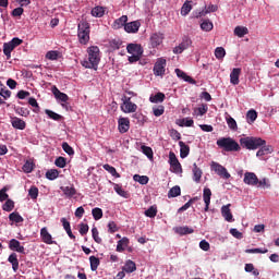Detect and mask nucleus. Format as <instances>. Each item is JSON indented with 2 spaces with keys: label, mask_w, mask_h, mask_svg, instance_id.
Masks as SVG:
<instances>
[{
  "label": "nucleus",
  "mask_w": 279,
  "mask_h": 279,
  "mask_svg": "<svg viewBox=\"0 0 279 279\" xmlns=\"http://www.w3.org/2000/svg\"><path fill=\"white\" fill-rule=\"evenodd\" d=\"M40 236L43 239V242L48 244V245H53L57 244L56 241L52 240V235L49 233V231L47 230V227H44L40 230Z\"/></svg>",
  "instance_id": "obj_11"
},
{
  "label": "nucleus",
  "mask_w": 279,
  "mask_h": 279,
  "mask_svg": "<svg viewBox=\"0 0 279 279\" xmlns=\"http://www.w3.org/2000/svg\"><path fill=\"white\" fill-rule=\"evenodd\" d=\"M28 194L29 196L33 198V199H36L38 197V194H39V190L38 187L36 186H32L28 191Z\"/></svg>",
  "instance_id": "obj_62"
},
{
  "label": "nucleus",
  "mask_w": 279,
  "mask_h": 279,
  "mask_svg": "<svg viewBox=\"0 0 279 279\" xmlns=\"http://www.w3.org/2000/svg\"><path fill=\"white\" fill-rule=\"evenodd\" d=\"M179 147H181V158H186L190 154V146L185 145L183 141H179Z\"/></svg>",
  "instance_id": "obj_35"
},
{
  "label": "nucleus",
  "mask_w": 279,
  "mask_h": 279,
  "mask_svg": "<svg viewBox=\"0 0 279 279\" xmlns=\"http://www.w3.org/2000/svg\"><path fill=\"white\" fill-rule=\"evenodd\" d=\"M61 191H63L64 196L68 198H72L77 193L74 186H61Z\"/></svg>",
  "instance_id": "obj_26"
},
{
  "label": "nucleus",
  "mask_w": 279,
  "mask_h": 279,
  "mask_svg": "<svg viewBox=\"0 0 279 279\" xmlns=\"http://www.w3.org/2000/svg\"><path fill=\"white\" fill-rule=\"evenodd\" d=\"M128 15H122L119 19H116L113 22V28L114 29H120L121 27H125L128 24Z\"/></svg>",
  "instance_id": "obj_22"
},
{
  "label": "nucleus",
  "mask_w": 279,
  "mask_h": 279,
  "mask_svg": "<svg viewBox=\"0 0 279 279\" xmlns=\"http://www.w3.org/2000/svg\"><path fill=\"white\" fill-rule=\"evenodd\" d=\"M201 29L205 32H211L214 29V24L213 22H209V20H205L201 24Z\"/></svg>",
  "instance_id": "obj_44"
},
{
  "label": "nucleus",
  "mask_w": 279,
  "mask_h": 279,
  "mask_svg": "<svg viewBox=\"0 0 279 279\" xmlns=\"http://www.w3.org/2000/svg\"><path fill=\"white\" fill-rule=\"evenodd\" d=\"M77 38L80 44L87 45L90 40V24L81 20L77 24Z\"/></svg>",
  "instance_id": "obj_4"
},
{
  "label": "nucleus",
  "mask_w": 279,
  "mask_h": 279,
  "mask_svg": "<svg viewBox=\"0 0 279 279\" xmlns=\"http://www.w3.org/2000/svg\"><path fill=\"white\" fill-rule=\"evenodd\" d=\"M233 33L239 38H243L245 35L248 34V28H246V26H235Z\"/></svg>",
  "instance_id": "obj_29"
},
{
  "label": "nucleus",
  "mask_w": 279,
  "mask_h": 279,
  "mask_svg": "<svg viewBox=\"0 0 279 279\" xmlns=\"http://www.w3.org/2000/svg\"><path fill=\"white\" fill-rule=\"evenodd\" d=\"M78 232L82 236L86 235L89 232V226L87 223H80Z\"/></svg>",
  "instance_id": "obj_56"
},
{
  "label": "nucleus",
  "mask_w": 279,
  "mask_h": 279,
  "mask_svg": "<svg viewBox=\"0 0 279 279\" xmlns=\"http://www.w3.org/2000/svg\"><path fill=\"white\" fill-rule=\"evenodd\" d=\"M191 3H192V1L186 0V1L183 3V7H181V14H182L183 16H186V15L192 11L193 7H192Z\"/></svg>",
  "instance_id": "obj_36"
},
{
  "label": "nucleus",
  "mask_w": 279,
  "mask_h": 279,
  "mask_svg": "<svg viewBox=\"0 0 279 279\" xmlns=\"http://www.w3.org/2000/svg\"><path fill=\"white\" fill-rule=\"evenodd\" d=\"M243 182L247 185H257L258 183V178L256 177L255 173L253 172H246L244 174V179H243Z\"/></svg>",
  "instance_id": "obj_15"
},
{
  "label": "nucleus",
  "mask_w": 279,
  "mask_h": 279,
  "mask_svg": "<svg viewBox=\"0 0 279 279\" xmlns=\"http://www.w3.org/2000/svg\"><path fill=\"white\" fill-rule=\"evenodd\" d=\"M92 238L95 241V243L102 244V238H100L97 227L92 228Z\"/></svg>",
  "instance_id": "obj_38"
},
{
  "label": "nucleus",
  "mask_w": 279,
  "mask_h": 279,
  "mask_svg": "<svg viewBox=\"0 0 279 279\" xmlns=\"http://www.w3.org/2000/svg\"><path fill=\"white\" fill-rule=\"evenodd\" d=\"M60 57V53L59 51H49L47 54H46V58L49 59V60H58Z\"/></svg>",
  "instance_id": "obj_61"
},
{
  "label": "nucleus",
  "mask_w": 279,
  "mask_h": 279,
  "mask_svg": "<svg viewBox=\"0 0 279 279\" xmlns=\"http://www.w3.org/2000/svg\"><path fill=\"white\" fill-rule=\"evenodd\" d=\"M113 190L122 197H128V193L123 190V187H121V185L119 184H114L113 185Z\"/></svg>",
  "instance_id": "obj_58"
},
{
  "label": "nucleus",
  "mask_w": 279,
  "mask_h": 279,
  "mask_svg": "<svg viewBox=\"0 0 279 279\" xmlns=\"http://www.w3.org/2000/svg\"><path fill=\"white\" fill-rule=\"evenodd\" d=\"M87 53H88V59L81 62L82 66L97 71L98 65L101 61L99 47L97 46L89 47L87 49Z\"/></svg>",
  "instance_id": "obj_2"
},
{
  "label": "nucleus",
  "mask_w": 279,
  "mask_h": 279,
  "mask_svg": "<svg viewBox=\"0 0 279 279\" xmlns=\"http://www.w3.org/2000/svg\"><path fill=\"white\" fill-rule=\"evenodd\" d=\"M60 172L57 169H51L46 173L47 179L53 181L58 179Z\"/></svg>",
  "instance_id": "obj_53"
},
{
  "label": "nucleus",
  "mask_w": 279,
  "mask_h": 279,
  "mask_svg": "<svg viewBox=\"0 0 279 279\" xmlns=\"http://www.w3.org/2000/svg\"><path fill=\"white\" fill-rule=\"evenodd\" d=\"M177 233H178L179 235L193 234V233H194V229H193V228H190V227H187V226L179 227V228H177Z\"/></svg>",
  "instance_id": "obj_33"
},
{
  "label": "nucleus",
  "mask_w": 279,
  "mask_h": 279,
  "mask_svg": "<svg viewBox=\"0 0 279 279\" xmlns=\"http://www.w3.org/2000/svg\"><path fill=\"white\" fill-rule=\"evenodd\" d=\"M133 180H134L135 182H138V183L142 184V185H146V184L148 183V181H149V178L146 177V175H138V174H135V175L133 177Z\"/></svg>",
  "instance_id": "obj_45"
},
{
  "label": "nucleus",
  "mask_w": 279,
  "mask_h": 279,
  "mask_svg": "<svg viewBox=\"0 0 279 279\" xmlns=\"http://www.w3.org/2000/svg\"><path fill=\"white\" fill-rule=\"evenodd\" d=\"M241 76V68H234L230 73V83L233 86H239V77Z\"/></svg>",
  "instance_id": "obj_18"
},
{
  "label": "nucleus",
  "mask_w": 279,
  "mask_h": 279,
  "mask_svg": "<svg viewBox=\"0 0 279 279\" xmlns=\"http://www.w3.org/2000/svg\"><path fill=\"white\" fill-rule=\"evenodd\" d=\"M167 60L159 58L154 66V73L156 76H162L166 73Z\"/></svg>",
  "instance_id": "obj_5"
},
{
  "label": "nucleus",
  "mask_w": 279,
  "mask_h": 279,
  "mask_svg": "<svg viewBox=\"0 0 279 279\" xmlns=\"http://www.w3.org/2000/svg\"><path fill=\"white\" fill-rule=\"evenodd\" d=\"M0 96L7 100L11 97V92L9 89H7V87L3 85V83H1L0 81Z\"/></svg>",
  "instance_id": "obj_40"
},
{
  "label": "nucleus",
  "mask_w": 279,
  "mask_h": 279,
  "mask_svg": "<svg viewBox=\"0 0 279 279\" xmlns=\"http://www.w3.org/2000/svg\"><path fill=\"white\" fill-rule=\"evenodd\" d=\"M230 234L238 240H242V238H243V233L241 231H239L236 228H231Z\"/></svg>",
  "instance_id": "obj_59"
},
{
  "label": "nucleus",
  "mask_w": 279,
  "mask_h": 279,
  "mask_svg": "<svg viewBox=\"0 0 279 279\" xmlns=\"http://www.w3.org/2000/svg\"><path fill=\"white\" fill-rule=\"evenodd\" d=\"M29 113L31 112L27 108H24V107L16 108V114H19L21 117L27 118L29 116Z\"/></svg>",
  "instance_id": "obj_57"
},
{
  "label": "nucleus",
  "mask_w": 279,
  "mask_h": 279,
  "mask_svg": "<svg viewBox=\"0 0 279 279\" xmlns=\"http://www.w3.org/2000/svg\"><path fill=\"white\" fill-rule=\"evenodd\" d=\"M46 114L51 119V120H54V121H60L62 119V116L50 110V109H46Z\"/></svg>",
  "instance_id": "obj_49"
},
{
  "label": "nucleus",
  "mask_w": 279,
  "mask_h": 279,
  "mask_svg": "<svg viewBox=\"0 0 279 279\" xmlns=\"http://www.w3.org/2000/svg\"><path fill=\"white\" fill-rule=\"evenodd\" d=\"M166 99V96L163 93L159 92L154 96H150L149 101L151 104H161Z\"/></svg>",
  "instance_id": "obj_30"
},
{
  "label": "nucleus",
  "mask_w": 279,
  "mask_h": 279,
  "mask_svg": "<svg viewBox=\"0 0 279 279\" xmlns=\"http://www.w3.org/2000/svg\"><path fill=\"white\" fill-rule=\"evenodd\" d=\"M246 119L248 124H253L255 120L257 119V112L254 109H251L246 113Z\"/></svg>",
  "instance_id": "obj_39"
},
{
  "label": "nucleus",
  "mask_w": 279,
  "mask_h": 279,
  "mask_svg": "<svg viewBox=\"0 0 279 279\" xmlns=\"http://www.w3.org/2000/svg\"><path fill=\"white\" fill-rule=\"evenodd\" d=\"M174 73H177V76L183 78L189 84H196V81L194 78H192L191 76H189L184 71H182L180 69H174Z\"/></svg>",
  "instance_id": "obj_20"
},
{
  "label": "nucleus",
  "mask_w": 279,
  "mask_h": 279,
  "mask_svg": "<svg viewBox=\"0 0 279 279\" xmlns=\"http://www.w3.org/2000/svg\"><path fill=\"white\" fill-rule=\"evenodd\" d=\"M28 105L34 108L35 113H39L40 107L35 98H29Z\"/></svg>",
  "instance_id": "obj_55"
},
{
  "label": "nucleus",
  "mask_w": 279,
  "mask_h": 279,
  "mask_svg": "<svg viewBox=\"0 0 279 279\" xmlns=\"http://www.w3.org/2000/svg\"><path fill=\"white\" fill-rule=\"evenodd\" d=\"M13 208H14V202L12 199H7V202L2 206V209L5 210V213H11Z\"/></svg>",
  "instance_id": "obj_54"
},
{
  "label": "nucleus",
  "mask_w": 279,
  "mask_h": 279,
  "mask_svg": "<svg viewBox=\"0 0 279 279\" xmlns=\"http://www.w3.org/2000/svg\"><path fill=\"white\" fill-rule=\"evenodd\" d=\"M121 110L123 113H134L137 110V106L134 102H128L121 106Z\"/></svg>",
  "instance_id": "obj_21"
},
{
  "label": "nucleus",
  "mask_w": 279,
  "mask_h": 279,
  "mask_svg": "<svg viewBox=\"0 0 279 279\" xmlns=\"http://www.w3.org/2000/svg\"><path fill=\"white\" fill-rule=\"evenodd\" d=\"M192 46V40L190 37L184 36L183 37V41H181L179 44L178 47H174V49H172V52H174L175 54H180L182 53L184 50H186L187 48H190Z\"/></svg>",
  "instance_id": "obj_6"
},
{
  "label": "nucleus",
  "mask_w": 279,
  "mask_h": 279,
  "mask_svg": "<svg viewBox=\"0 0 279 279\" xmlns=\"http://www.w3.org/2000/svg\"><path fill=\"white\" fill-rule=\"evenodd\" d=\"M211 170H214L218 175L225 179H230L231 174L228 172L227 168L222 167L220 163L211 162Z\"/></svg>",
  "instance_id": "obj_7"
},
{
  "label": "nucleus",
  "mask_w": 279,
  "mask_h": 279,
  "mask_svg": "<svg viewBox=\"0 0 279 279\" xmlns=\"http://www.w3.org/2000/svg\"><path fill=\"white\" fill-rule=\"evenodd\" d=\"M11 124L14 129L20 130V131H23L26 129V122L17 117L12 118Z\"/></svg>",
  "instance_id": "obj_19"
},
{
  "label": "nucleus",
  "mask_w": 279,
  "mask_h": 279,
  "mask_svg": "<svg viewBox=\"0 0 279 279\" xmlns=\"http://www.w3.org/2000/svg\"><path fill=\"white\" fill-rule=\"evenodd\" d=\"M129 245V239L126 236L120 239L117 244V252L121 253L124 251V247Z\"/></svg>",
  "instance_id": "obj_34"
},
{
  "label": "nucleus",
  "mask_w": 279,
  "mask_h": 279,
  "mask_svg": "<svg viewBox=\"0 0 279 279\" xmlns=\"http://www.w3.org/2000/svg\"><path fill=\"white\" fill-rule=\"evenodd\" d=\"M192 173H193V181H195L196 183H199L203 177V171L201 170V168L197 167L196 163H193Z\"/></svg>",
  "instance_id": "obj_23"
},
{
  "label": "nucleus",
  "mask_w": 279,
  "mask_h": 279,
  "mask_svg": "<svg viewBox=\"0 0 279 279\" xmlns=\"http://www.w3.org/2000/svg\"><path fill=\"white\" fill-rule=\"evenodd\" d=\"M54 166L63 169L66 166V159L63 157L57 158V160H54Z\"/></svg>",
  "instance_id": "obj_60"
},
{
  "label": "nucleus",
  "mask_w": 279,
  "mask_h": 279,
  "mask_svg": "<svg viewBox=\"0 0 279 279\" xmlns=\"http://www.w3.org/2000/svg\"><path fill=\"white\" fill-rule=\"evenodd\" d=\"M153 111H154V116L159 118V117L163 116L165 107L163 106H159L158 108H154Z\"/></svg>",
  "instance_id": "obj_63"
},
{
  "label": "nucleus",
  "mask_w": 279,
  "mask_h": 279,
  "mask_svg": "<svg viewBox=\"0 0 279 279\" xmlns=\"http://www.w3.org/2000/svg\"><path fill=\"white\" fill-rule=\"evenodd\" d=\"M226 120L230 130L232 131L239 130V126L236 125V120H234V118H232L231 116H228Z\"/></svg>",
  "instance_id": "obj_41"
},
{
  "label": "nucleus",
  "mask_w": 279,
  "mask_h": 279,
  "mask_svg": "<svg viewBox=\"0 0 279 279\" xmlns=\"http://www.w3.org/2000/svg\"><path fill=\"white\" fill-rule=\"evenodd\" d=\"M8 262L12 264V269L13 271L19 270V259H17V254L15 252L11 253L10 256L8 257Z\"/></svg>",
  "instance_id": "obj_24"
},
{
  "label": "nucleus",
  "mask_w": 279,
  "mask_h": 279,
  "mask_svg": "<svg viewBox=\"0 0 279 279\" xmlns=\"http://www.w3.org/2000/svg\"><path fill=\"white\" fill-rule=\"evenodd\" d=\"M23 170L26 173H31L34 170V163L31 161H26L25 165L23 166Z\"/></svg>",
  "instance_id": "obj_64"
},
{
  "label": "nucleus",
  "mask_w": 279,
  "mask_h": 279,
  "mask_svg": "<svg viewBox=\"0 0 279 279\" xmlns=\"http://www.w3.org/2000/svg\"><path fill=\"white\" fill-rule=\"evenodd\" d=\"M89 264H90V270L97 271L98 267L100 266L99 257L95 255L89 256Z\"/></svg>",
  "instance_id": "obj_28"
},
{
  "label": "nucleus",
  "mask_w": 279,
  "mask_h": 279,
  "mask_svg": "<svg viewBox=\"0 0 279 279\" xmlns=\"http://www.w3.org/2000/svg\"><path fill=\"white\" fill-rule=\"evenodd\" d=\"M216 145L227 153L241 151V147H243L241 144H239V142H236V140L232 138L231 136L218 138Z\"/></svg>",
  "instance_id": "obj_3"
},
{
  "label": "nucleus",
  "mask_w": 279,
  "mask_h": 279,
  "mask_svg": "<svg viewBox=\"0 0 279 279\" xmlns=\"http://www.w3.org/2000/svg\"><path fill=\"white\" fill-rule=\"evenodd\" d=\"M61 147L63 148V151L68 156H73L75 154L74 148H72V146H70V144H68V142H63V144H61Z\"/></svg>",
  "instance_id": "obj_50"
},
{
  "label": "nucleus",
  "mask_w": 279,
  "mask_h": 279,
  "mask_svg": "<svg viewBox=\"0 0 279 279\" xmlns=\"http://www.w3.org/2000/svg\"><path fill=\"white\" fill-rule=\"evenodd\" d=\"M230 207H231V204L223 205L221 207V215H222L223 219L227 222H233L234 221Z\"/></svg>",
  "instance_id": "obj_12"
},
{
  "label": "nucleus",
  "mask_w": 279,
  "mask_h": 279,
  "mask_svg": "<svg viewBox=\"0 0 279 279\" xmlns=\"http://www.w3.org/2000/svg\"><path fill=\"white\" fill-rule=\"evenodd\" d=\"M240 145L247 150H257L256 156L263 157L274 151L272 146H266V140L258 136H245L240 138Z\"/></svg>",
  "instance_id": "obj_1"
},
{
  "label": "nucleus",
  "mask_w": 279,
  "mask_h": 279,
  "mask_svg": "<svg viewBox=\"0 0 279 279\" xmlns=\"http://www.w3.org/2000/svg\"><path fill=\"white\" fill-rule=\"evenodd\" d=\"M158 210L157 207L150 206L147 210H145V215L147 218L154 219L156 218Z\"/></svg>",
  "instance_id": "obj_48"
},
{
  "label": "nucleus",
  "mask_w": 279,
  "mask_h": 279,
  "mask_svg": "<svg viewBox=\"0 0 279 279\" xmlns=\"http://www.w3.org/2000/svg\"><path fill=\"white\" fill-rule=\"evenodd\" d=\"M106 171H108L112 177L114 178H121V174H119L117 172V169H114V167L110 166V165H105L102 167Z\"/></svg>",
  "instance_id": "obj_52"
},
{
  "label": "nucleus",
  "mask_w": 279,
  "mask_h": 279,
  "mask_svg": "<svg viewBox=\"0 0 279 279\" xmlns=\"http://www.w3.org/2000/svg\"><path fill=\"white\" fill-rule=\"evenodd\" d=\"M90 14L94 17H102L106 14V9L101 5L94 7Z\"/></svg>",
  "instance_id": "obj_25"
},
{
  "label": "nucleus",
  "mask_w": 279,
  "mask_h": 279,
  "mask_svg": "<svg viewBox=\"0 0 279 279\" xmlns=\"http://www.w3.org/2000/svg\"><path fill=\"white\" fill-rule=\"evenodd\" d=\"M245 253L246 254H266L268 253V248H259V247H256V248H246L245 250Z\"/></svg>",
  "instance_id": "obj_51"
},
{
  "label": "nucleus",
  "mask_w": 279,
  "mask_h": 279,
  "mask_svg": "<svg viewBox=\"0 0 279 279\" xmlns=\"http://www.w3.org/2000/svg\"><path fill=\"white\" fill-rule=\"evenodd\" d=\"M136 270L135 262L128 259L123 266V271L126 274H132Z\"/></svg>",
  "instance_id": "obj_27"
},
{
  "label": "nucleus",
  "mask_w": 279,
  "mask_h": 279,
  "mask_svg": "<svg viewBox=\"0 0 279 279\" xmlns=\"http://www.w3.org/2000/svg\"><path fill=\"white\" fill-rule=\"evenodd\" d=\"M169 162H170V166L172 167V172L174 173L182 172V166L178 160L175 154L172 151L169 154Z\"/></svg>",
  "instance_id": "obj_8"
},
{
  "label": "nucleus",
  "mask_w": 279,
  "mask_h": 279,
  "mask_svg": "<svg viewBox=\"0 0 279 279\" xmlns=\"http://www.w3.org/2000/svg\"><path fill=\"white\" fill-rule=\"evenodd\" d=\"M163 39H165L163 34L156 33V34L151 35V37H150L151 47L157 48L158 46H160L162 44Z\"/></svg>",
  "instance_id": "obj_17"
},
{
  "label": "nucleus",
  "mask_w": 279,
  "mask_h": 279,
  "mask_svg": "<svg viewBox=\"0 0 279 279\" xmlns=\"http://www.w3.org/2000/svg\"><path fill=\"white\" fill-rule=\"evenodd\" d=\"M181 195V187L180 186H173L169 193H168V197L172 198V197H178Z\"/></svg>",
  "instance_id": "obj_47"
},
{
  "label": "nucleus",
  "mask_w": 279,
  "mask_h": 279,
  "mask_svg": "<svg viewBox=\"0 0 279 279\" xmlns=\"http://www.w3.org/2000/svg\"><path fill=\"white\" fill-rule=\"evenodd\" d=\"M141 27V22H129L124 26V31L129 34H135Z\"/></svg>",
  "instance_id": "obj_16"
},
{
  "label": "nucleus",
  "mask_w": 279,
  "mask_h": 279,
  "mask_svg": "<svg viewBox=\"0 0 279 279\" xmlns=\"http://www.w3.org/2000/svg\"><path fill=\"white\" fill-rule=\"evenodd\" d=\"M9 248L13 252L25 254V248L21 245L20 241L16 239H11L9 242Z\"/></svg>",
  "instance_id": "obj_10"
},
{
  "label": "nucleus",
  "mask_w": 279,
  "mask_h": 279,
  "mask_svg": "<svg viewBox=\"0 0 279 279\" xmlns=\"http://www.w3.org/2000/svg\"><path fill=\"white\" fill-rule=\"evenodd\" d=\"M227 56V51L223 47H218L215 49V57L218 60H222Z\"/></svg>",
  "instance_id": "obj_43"
},
{
  "label": "nucleus",
  "mask_w": 279,
  "mask_h": 279,
  "mask_svg": "<svg viewBox=\"0 0 279 279\" xmlns=\"http://www.w3.org/2000/svg\"><path fill=\"white\" fill-rule=\"evenodd\" d=\"M211 195H213L211 190L208 189V187H205V189L203 190V199H204V203L210 204V202H211Z\"/></svg>",
  "instance_id": "obj_42"
},
{
  "label": "nucleus",
  "mask_w": 279,
  "mask_h": 279,
  "mask_svg": "<svg viewBox=\"0 0 279 279\" xmlns=\"http://www.w3.org/2000/svg\"><path fill=\"white\" fill-rule=\"evenodd\" d=\"M126 50L130 54L141 56V57L143 56V52H144L142 46L137 44L128 45Z\"/></svg>",
  "instance_id": "obj_13"
},
{
  "label": "nucleus",
  "mask_w": 279,
  "mask_h": 279,
  "mask_svg": "<svg viewBox=\"0 0 279 279\" xmlns=\"http://www.w3.org/2000/svg\"><path fill=\"white\" fill-rule=\"evenodd\" d=\"M118 129L121 134H125L130 130V120L125 117H120L118 119Z\"/></svg>",
  "instance_id": "obj_9"
},
{
  "label": "nucleus",
  "mask_w": 279,
  "mask_h": 279,
  "mask_svg": "<svg viewBox=\"0 0 279 279\" xmlns=\"http://www.w3.org/2000/svg\"><path fill=\"white\" fill-rule=\"evenodd\" d=\"M92 216L95 221H99L104 218V210L99 207L93 208L92 209Z\"/></svg>",
  "instance_id": "obj_32"
},
{
  "label": "nucleus",
  "mask_w": 279,
  "mask_h": 279,
  "mask_svg": "<svg viewBox=\"0 0 279 279\" xmlns=\"http://www.w3.org/2000/svg\"><path fill=\"white\" fill-rule=\"evenodd\" d=\"M142 153L147 156L149 160H153L154 158V153L150 146H141Z\"/></svg>",
  "instance_id": "obj_46"
},
{
  "label": "nucleus",
  "mask_w": 279,
  "mask_h": 279,
  "mask_svg": "<svg viewBox=\"0 0 279 279\" xmlns=\"http://www.w3.org/2000/svg\"><path fill=\"white\" fill-rule=\"evenodd\" d=\"M52 95H54V98L63 104H66L69 101V96L61 90L57 86H52Z\"/></svg>",
  "instance_id": "obj_14"
},
{
  "label": "nucleus",
  "mask_w": 279,
  "mask_h": 279,
  "mask_svg": "<svg viewBox=\"0 0 279 279\" xmlns=\"http://www.w3.org/2000/svg\"><path fill=\"white\" fill-rule=\"evenodd\" d=\"M9 220L11 222H14V223H23L24 219L23 217L17 213V211H13L9 215Z\"/></svg>",
  "instance_id": "obj_31"
},
{
  "label": "nucleus",
  "mask_w": 279,
  "mask_h": 279,
  "mask_svg": "<svg viewBox=\"0 0 279 279\" xmlns=\"http://www.w3.org/2000/svg\"><path fill=\"white\" fill-rule=\"evenodd\" d=\"M15 48L10 44V43H5L3 44V53L7 57V60L11 59V52L14 50Z\"/></svg>",
  "instance_id": "obj_37"
}]
</instances>
